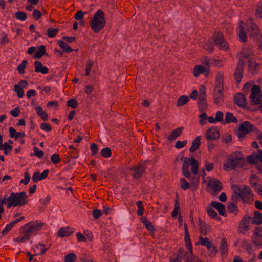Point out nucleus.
<instances>
[{
	"mask_svg": "<svg viewBox=\"0 0 262 262\" xmlns=\"http://www.w3.org/2000/svg\"><path fill=\"white\" fill-rule=\"evenodd\" d=\"M33 150L34 151V155L36 156L39 158H41L43 157L44 155V152L42 150H40L37 147H34L33 148Z\"/></svg>",
	"mask_w": 262,
	"mask_h": 262,
	"instance_id": "052dcab7",
	"label": "nucleus"
},
{
	"mask_svg": "<svg viewBox=\"0 0 262 262\" xmlns=\"http://www.w3.org/2000/svg\"><path fill=\"white\" fill-rule=\"evenodd\" d=\"M100 154L102 156L107 158L111 156L112 150L109 147H105L101 150Z\"/></svg>",
	"mask_w": 262,
	"mask_h": 262,
	"instance_id": "c03bdc74",
	"label": "nucleus"
},
{
	"mask_svg": "<svg viewBox=\"0 0 262 262\" xmlns=\"http://www.w3.org/2000/svg\"><path fill=\"white\" fill-rule=\"evenodd\" d=\"M14 90L17 93L18 97L22 98L24 96V91L23 88L19 85H15Z\"/></svg>",
	"mask_w": 262,
	"mask_h": 262,
	"instance_id": "37998d69",
	"label": "nucleus"
},
{
	"mask_svg": "<svg viewBox=\"0 0 262 262\" xmlns=\"http://www.w3.org/2000/svg\"><path fill=\"white\" fill-rule=\"evenodd\" d=\"M181 182L182 183L181 188L184 190H186L190 187V185L184 178H181Z\"/></svg>",
	"mask_w": 262,
	"mask_h": 262,
	"instance_id": "5fc2aeb1",
	"label": "nucleus"
},
{
	"mask_svg": "<svg viewBox=\"0 0 262 262\" xmlns=\"http://www.w3.org/2000/svg\"><path fill=\"white\" fill-rule=\"evenodd\" d=\"M257 160L262 162V150H258L255 155L248 156L247 161L250 164H256Z\"/></svg>",
	"mask_w": 262,
	"mask_h": 262,
	"instance_id": "aec40b11",
	"label": "nucleus"
},
{
	"mask_svg": "<svg viewBox=\"0 0 262 262\" xmlns=\"http://www.w3.org/2000/svg\"><path fill=\"white\" fill-rule=\"evenodd\" d=\"M43 225V223L30 222L21 227V232L27 233L31 235L33 232L40 230Z\"/></svg>",
	"mask_w": 262,
	"mask_h": 262,
	"instance_id": "423d86ee",
	"label": "nucleus"
},
{
	"mask_svg": "<svg viewBox=\"0 0 262 262\" xmlns=\"http://www.w3.org/2000/svg\"><path fill=\"white\" fill-rule=\"evenodd\" d=\"M207 212L208 215L211 218H215L217 216V213L216 211L212 208V207L211 205L210 206H207Z\"/></svg>",
	"mask_w": 262,
	"mask_h": 262,
	"instance_id": "a18cd8bd",
	"label": "nucleus"
},
{
	"mask_svg": "<svg viewBox=\"0 0 262 262\" xmlns=\"http://www.w3.org/2000/svg\"><path fill=\"white\" fill-rule=\"evenodd\" d=\"M204 48L210 52H211L213 50V44L211 42H207L204 45Z\"/></svg>",
	"mask_w": 262,
	"mask_h": 262,
	"instance_id": "774afa93",
	"label": "nucleus"
},
{
	"mask_svg": "<svg viewBox=\"0 0 262 262\" xmlns=\"http://www.w3.org/2000/svg\"><path fill=\"white\" fill-rule=\"evenodd\" d=\"M223 113L221 111H217L216 113L215 120L216 121L221 122L223 120Z\"/></svg>",
	"mask_w": 262,
	"mask_h": 262,
	"instance_id": "0e129e2a",
	"label": "nucleus"
},
{
	"mask_svg": "<svg viewBox=\"0 0 262 262\" xmlns=\"http://www.w3.org/2000/svg\"><path fill=\"white\" fill-rule=\"evenodd\" d=\"M252 223L253 224H262V214L258 211H255L254 217L252 220Z\"/></svg>",
	"mask_w": 262,
	"mask_h": 262,
	"instance_id": "7c9ffc66",
	"label": "nucleus"
},
{
	"mask_svg": "<svg viewBox=\"0 0 262 262\" xmlns=\"http://www.w3.org/2000/svg\"><path fill=\"white\" fill-rule=\"evenodd\" d=\"M244 23L243 21H241L239 26V38L240 40L242 42H245L246 41V33L244 31Z\"/></svg>",
	"mask_w": 262,
	"mask_h": 262,
	"instance_id": "2f4dec72",
	"label": "nucleus"
},
{
	"mask_svg": "<svg viewBox=\"0 0 262 262\" xmlns=\"http://www.w3.org/2000/svg\"><path fill=\"white\" fill-rule=\"evenodd\" d=\"M200 111L203 112L207 108L208 104L206 102H198Z\"/></svg>",
	"mask_w": 262,
	"mask_h": 262,
	"instance_id": "bf43d9fd",
	"label": "nucleus"
},
{
	"mask_svg": "<svg viewBox=\"0 0 262 262\" xmlns=\"http://www.w3.org/2000/svg\"><path fill=\"white\" fill-rule=\"evenodd\" d=\"M213 40L220 50L226 51L229 48V45L225 41L222 33L217 32L213 34Z\"/></svg>",
	"mask_w": 262,
	"mask_h": 262,
	"instance_id": "6e6552de",
	"label": "nucleus"
},
{
	"mask_svg": "<svg viewBox=\"0 0 262 262\" xmlns=\"http://www.w3.org/2000/svg\"><path fill=\"white\" fill-rule=\"evenodd\" d=\"M224 74L221 72L217 73L215 87H223Z\"/></svg>",
	"mask_w": 262,
	"mask_h": 262,
	"instance_id": "c9c22d12",
	"label": "nucleus"
},
{
	"mask_svg": "<svg viewBox=\"0 0 262 262\" xmlns=\"http://www.w3.org/2000/svg\"><path fill=\"white\" fill-rule=\"evenodd\" d=\"M232 187L234 192L231 197L232 200L237 202L238 199L241 198L244 203H250L253 198V194L249 187L243 186L242 187H239L238 185H234Z\"/></svg>",
	"mask_w": 262,
	"mask_h": 262,
	"instance_id": "f03ea898",
	"label": "nucleus"
},
{
	"mask_svg": "<svg viewBox=\"0 0 262 262\" xmlns=\"http://www.w3.org/2000/svg\"><path fill=\"white\" fill-rule=\"evenodd\" d=\"M24 177H25V179H22L20 182V183L24 184V185H27L28 184V183L30 181V176L28 172H25L24 173Z\"/></svg>",
	"mask_w": 262,
	"mask_h": 262,
	"instance_id": "4d7b16f0",
	"label": "nucleus"
},
{
	"mask_svg": "<svg viewBox=\"0 0 262 262\" xmlns=\"http://www.w3.org/2000/svg\"><path fill=\"white\" fill-rule=\"evenodd\" d=\"M51 161L54 164H57L60 162L61 159L59 155L55 153L52 155L51 157Z\"/></svg>",
	"mask_w": 262,
	"mask_h": 262,
	"instance_id": "8fccbe9b",
	"label": "nucleus"
},
{
	"mask_svg": "<svg viewBox=\"0 0 262 262\" xmlns=\"http://www.w3.org/2000/svg\"><path fill=\"white\" fill-rule=\"evenodd\" d=\"M211 227L209 225H207L205 222L200 220L199 221V230L200 233L204 235H206L208 232L210 230Z\"/></svg>",
	"mask_w": 262,
	"mask_h": 262,
	"instance_id": "393cba45",
	"label": "nucleus"
},
{
	"mask_svg": "<svg viewBox=\"0 0 262 262\" xmlns=\"http://www.w3.org/2000/svg\"><path fill=\"white\" fill-rule=\"evenodd\" d=\"M15 17L20 20L24 21L27 19L26 14L22 11H18L15 14Z\"/></svg>",
	"mask_w": 262,
	"mask_h": 262,
	"instance_id": "de8ad7c7",
	"label": "nucleus"
},
{
	"mask_svg": "<svg viewBox=\"0 0 262 262\" xmlns=\"http://www.w3.org/2000/svg\"><path fill=\"white\" fill-rule=\"evenodd\" d=\"M251 241L255 247H262V226L257 227L253 231Z\"/></svg>",
	"mask_w": 262,
	"mask_h": 262,
	"instance_id": "9d476101",
	"label": "nucleus"
},
{
	"mask_svg": "<svg viewBox=\"0 0 262 262\" xmlns=\"http://www.w3.org/2000/svg\"><path fill=\"white\" fill-rule=\"evenodd\" d=\"M13 147L11 145H9L8 143L5 142L4 144H1L0 150H4L5 155H7L12 150Z\"/></svg>",
	"mask_w": 262,
	"mask_h": 262,
	"instance_id": "ea45409f",
	"label": "nucleus"
},
{
	"mask_svg": "<svg viewBox=\"0 0 262 262\" xmlns=\"http://www.w3.org/2000/svg\"><path fill=\"white\" fill-rule=\"evenodd\" d=\"M90 149L92 151V155L93 156L96 155L98 151V147L97 145L95 143L91 144Z\"/></svg>",
	"mask_w": 262,
	"mask_h": 262,
	"instance_id": "680f3d73",
	"label": "nucleus"
},
{
	"mask_svg": "<svg viewBox=\"0 0 262 262\" xmlns=\"http://www.w3.org/2000/svg\"><path fill=\"white\" fill-rule=\"evenodd\" d=\"M41 12L38 10H34L32 13L33 18L36 20L39 19L41 17Z\"/></svg>",
	"mask_w": 262,
	"mask_h": 262,
	"instance_id": "13d9d810",
	"label": "nucleus"
},
{
	"mask_svg": "<svg viewBox=\"0 0 262 262\" xmlns=\"http://www.w3.org/2000/svg\"><path fill=\"white\" fill-rule=\"evenodd\" d=\"M58 43L61 48H62L63 51L65 52L70 53L73 50L72 48H71L69 45H67L66 42L63 41L59 40L58 41Z\"/></svg>",
	"mask_w": 262,
	"mask_h": 262,
	"instance_id": "4c0bfd02",
	"label": "nucleus"
},
{
	"mask_svg": "<svg viewBox=\"0 0 262 262\" xmlns=\"http://www.w3.org/2000/svg\"><path fill=\"white\" fill-rule=\"evenodd\" d=\"M247 30L249 37L254 39H258L260 36V31L257 26L254 23L252 19L249 18L247 22Z\"/></svg>",
	"mask_w": 262,
	"mask_h": 262,
	"instance_id": "0eeeda50",
	"label": "nucleus"
},
{
	"mask_svg": "<svg viewBox=\"0 0 262 262\" xmlns=\"http://www.w3.org/2000/svg\"><path fill=\"white\" fill-rule=\"evenodd\" d=\"M205 136L207 140H215L220 138V133L216 128L212 127L206 130Z\"/></svg>",
	"mask_w": 262,
	"mask_h": 262,
	"instance_id": "ddd939ff",
	"label": "nucleus"
},
{
	"mask_svg": "<svg viewBox=\"0 0 262 262\" xmlns=\"http://www.w3.org/2000/svg\"><path fill=\"white\" fill-rule=\"evenodd\" d=\"M225 122L226 123H230L234 122L237 123L238 121L237 118L234 117L232 113L227 112L225 115Z\"/></svg>",
	"mask_w": 262,
	"mask_h": 262,
	"instance_id": "f704fd0d",
	"label": "nucleus"
},
{
	"mask_svg": "<svg viewBox=\"0 0 262 262\" xmlns=\"http://www.w3.org/2000/svg\"><path fill=\"white\" fill-rule=\"evenodd\" d=\"M134 172L133 174L134 178L138 179L141 177L144 171V167L142 165H139L137 166H134L131 168Z\"/></svg>",
	"mask_w": 262,
	"mask_h": 262,
	"instance_id": "5701e85b",
	"label": "nucleus"
},
{
	"mask_svg": "<svg viewBox=\"0 0 262 262\" xmlns=\"http://www.w3.org/2000/svg\"><path fill=\"white\" fill-rule=\"evenodd\" d=\"M27 64V61L24 60L22 61L21 63L18 65L17 67V70L19 71L20 74L24 73L25 68Z\"/></svg>",
	"mask_w": 262,
	"mask_h": 262,
	"instance_id": "09e8293b",
	"label": "nucleus"
},
{
	"mask_svg": "<svg viewBox=\"0 0 262 262\" xmlns=\"http://www.w3.org/2000/svg\"><path fill=\"white\" fill-rule=\"evenodd\" d=\"M35 109L36 110L37 114L40 117V118L43 120V121H47L48 119V116L47 113L44 111L42 108L38 106L35 107Z\"/></svg>",
	"mask_w": 262,
	"mask_h": 262,
	"instance_id": "473e14b6",
	"label": "nucleus"
},
{
	"mask_svg": "<svg viewBox=\"0 0 262 262\" xmlns=\"http://www.w3.org/2000/svg\"><path fill=\"white\" fill-rule=\"evenodd\" d=\"M184 229H185V241L186 246L188 250L190 251V254L191 256L192 255V246L191 244V241L190 239V236L189 235V233L188 231V226L186 223H185L184 225Z\"/></svg>",
	"mask_w": 262,
	"mask_h": 262,
	"instance_id": "a211bd4d",
	"label": "nucleus"
},
{
	"mask_svg": "<svg viewBox=\"0 0 262 262\" xmlns=\"http://www.w3.org/2000/svg\"><path fill=\"white\" fill-rule=\"evenodd\" d=\"M84 13L82 11H78L75 16L74 18L76 20H81L83 17Z\"/></svg>",
	"mask_w": 262,
	"mask_h": 262,
	"instance_id": "69168bd1",
	"label": "nucleus"
},
{
	"mask_svg": "<svg viewBox=\"0 0 262 262\" xmlns=\"http://www.w3.org/2000/svg\"><path fill=\"white\" fill-rule=\"evenodd\" d=\"M180 160L181 161H183L182 170L184 176L187 178H189L190 177L191 173L189 170L190 165L192 166V173L195 175L198 174L199 170V163L198 161L194 157L189 158L188 157H182L180 158Z\"/></svg>",
	"mask_w": 262,
	"mask_h": 262,
	"instance_id": "20e7f679",
	"label": "nucleus"
},
{
	"mask_svg": "<svg viewBox=\"0 0 262 262\" xmlns=\"http://www.w3.org/2000/svg\"><path fill=\"white\" fill-rule=\"evenodd\" d=\"M237 202H235L231 200V202L228 203L227 206L228 211L230 213H233L237 215L238 212V208L236 205Z\"/></svg>",
	"mask_w": 262,
	"mask_h": 262,
	"instance_id": "bb28decb",
	"label": "nucleus"
},
{
	"mask_svg": "<svg viewBox=\"0 0 262 262\" xmlns=\"http://www.w3.org/2000/svg\"><path fill=\"white\" fill-rule=\"evenodd\" d=\"M47 35L50 38H53L56 36L57 33L59 31V30L57 28L52 29V28H49L47 29Z\"/></svg>",
	"mask_w": 262,
	"mask_h": 262,
	"instance_id": "a19ab883",
	"label": "nucleus"
},
{
	"mask_svg": "<svg viewBox=\"0 0 262 262\" xmlns=\"http://www.w3.org/2000/svg\"><path fill=\"white\" fill-rule=\"evenodd\" d=\"M40 128L45 131L50 132L52 130L51 126L50 124L47 123H42L40 125Z\"/></svg>",
	"mask_w": 262,
	"mask_h": 262,
	"instance_id": "603ef678",
	"label": "nucleus"
},
{
	"mask_svg": "<svg viewBox=\"0 0 262 262\" xmlns=\"http://www.w3.org/2000/svg\"><path fill=\"white\" fill-rule=\"evenodd\" d=\"M245 159L241 152H235L228 157L224 164V169L226 171L234 169L243 166Z\"/></svg>",
	"mask_w": 262,
	"mask_h": 262,
	"instance_id": "7ed1b4c3",
	"label": "nucleus"
},
{
	"mask_svg": "<svg viewBox=\"0 0 262 262\" xmlns=\"http://www.w3.org/2000/svg\"><path fill=\"white\" fill-rule=\"evenodd\" d=\"M184 129V128L182 126L173 130L168 137V140L170 141L176 140L181 135Z\"/></svg>",
	"mask_w": 262,
	"mask_h": 262,
	"instance_id": "412c9836",
	"label": "nucleus"
},
{
	"mask_svg": "<svg viewBox=\"0 0 262 262\" xmlns=\"http://www.w3.org/2000/svg\"><path fill=\"white\" fill-rule=\"evenodd\" d=\"M34 65L35 67V72H40L43 74H46L49 72L48 68L46 66H43L40 61H35Z\"/></svg>",
	"mask_w": 262,
	"mask_h": 262,
	"instance_id": "4be33fe9",
	"label": "nucleus"
},
{
	"mask_svg": "<svg viewBox=\"0 0 262 262\" xmlns=\"http://www.w3.org/2000/svg\"><path fill=\"white\" fill-rule=\"evenodd\" d=\"M46 47L44 45L40 46L38 50L35 52L33 58L34 59H40L46 54Z\"/></svg>",
	"mask_w": 262,
	"mask_h": 262,
	"instance_id": "c756f323",
	"label": "nucleus"
},
{
	"mask_svg": "<svg viewBox=\"0 0 262 262\" xmlns=\"http://www.w3.org/2000/svg\"><path fill=\"white\" fill-rule=\"evenodd\" d=\"M205 72H206L207 75L209 73V71L203 66H196L193 69V75L195 77H198L201 73H204Z\"/></svg>",
	"mask_w": 262,
	"mask_h": 262,
	"instance_id": "a878e982",
	"label": "nucleus"
},
{
	"mask_svg": "<svg viewBox=\"0 0 262 262\" xmlns=\"http://www.w3.org/2000/svg\"><path fill=\"white\" fill-rule=\"evenodd\" d=\"M254 127L250 122L244 121L240 125L238 129L237 135L239 139L244 137V135L248 134L252 130V127Z\"/></svg>",
	"mask_w": 262,
	"mask_h": 262,
	"instance_id": "9b49d317",
	"label": "nucleus"
},
{
	"mask_svg": "<svg viewBox=\"0 0 262 262\" xmlns=\"http://www.w3.org/2000/svg\"><path fill=\"white\" fill-rule=\"evenodd\" d=\"M201 136H199L196 137L192 143L191 146L189 148L190 152H193L199 148L201 144Z\"/></svg>",
	"mask_w": 262,
	"mask_h": 262,
	"instance_id": "cd10ccee",
	"label": "nucleus"
},
{
	"mask_svg": "<svg viewBox=\"0 0 262 262\" xmlns=\"http://www.w3.org/2000/svg\"><path fill=\"white\" fill-rule=\"evenodd\" d=\"M208 250L209 251V256L211 257H215L217 253V249L213 245L211 246L210 249H208Z\"/></svg>",
	"mask_w": 262,
	"mask_h": 262,
	"instance_id": "3c124183",
	"label": "nucleus"
},
{
	"mask_svg": "<svg viewBox=\"0 0 262 262\" xmlns=\"http://www.w3.org/2000/svg\"><path fill=\"white\" fill-rule=\"evenodd\" d=\"M234 103L242 108H245L247 100L244 94L241 93L236 94L234 97Z\"/></svg>",
	"mask_w": 262,
	"mask_h": 262,
	"instance_id": "f3484780",
	"label": "nucleus"
},
{
	"mask_svg": "<svg viewBox=\"0 0 262 262\" xmlns=\"http://www.w3.org/2000/svg\"><path fill=\"white\" fill-rule=\"evenodd\" d=\"M199 240L200 243L202 245L206 246L207 249H210L211 248V246L213 245L211 242L207 237L203 238L202 236H200Z\"/></svg>",
	"mask_w": 262,
	"mask_h": 262,
	"instance_id": "72a5a7b5",
	"label": "nucleus"
},
{
	"mask_svg": "<svg viewBox=\"0 0 262 262\" xmlns=\"http://www.w3.org/2000/svg\"><path fill=\"white\" fill-rule=\"evenodd\" d=\"M138 210L137 211V214L139 216H142L143 214L144 207L142 202L141 201H138L136 203Z\"/></svg>",
	"mask_w": 262,
	"mask_h": 262,
	"instance_id": "49530a36",
	"label": "nucleus"
},
{
	"mask_svg": "<svg viewBox=\"0 0 262 262\" xmlns=\"http://www.w3.org/2000/svg\"><path fill=\"white\" fill-rule=\"evenodd\" d=\"M73 233V231L70 230V228L69 227L66 228H62L60 229L58 231V236L61 237H68L71 235L72 233Z\"/></svg>",
	"mask_w": 262,
	"mask_h": 262,
	"instance_id": "c85d7f7f",
	"label": "nucleus"
},
{
	"mask_svg": "<svg viewBox=\"0 0 262 262\" xmlns=\"http://www.w3.org/2000/svg\"><path fill=\"white\" fill-rule=\"evenodd\" d=\"M24 219V217H21L19 219H16L11 222L10 224H7L6 227L3 230L2 232L3 236H4L6 234H7L11 230V229L13 228L15 224L18 223V222L23 220Z\"/></svg>",
	"mask_w": 262,
	"mask_h": 262,
	"instance_id": "b1692460",
	"label": "nucleus"
},
{
	"mask_svg": "<svg viewBox=\"0 0 262 262\" xmlns=\"http://www.w3.org/2000/svg\"><path fill=\"white\" fill-rule=\"evenodd\" d=\"M261 88L256 85H253L251 88L250 98L252 100L254 105H258L261 102Z\"/></svg>",
	"mask_w": 262,
	"mask_h": 262,
	"instance_id": "1a4fd4ad",
	"label": "nucleus"
},
{
	"mask_svg": "<svg viewBox=\"0 0 262 262\" xmlns=\"http://www.w3.org/2000/svg\"><path fill=\"white\" fill-rule=\"evenodd\" d=\"M223 89V87H214V101L216 104H219L224 101Z\"/></svg>",
	"mask_w": 262,
	"mask_h": 262,
	"instance_id": "4468645a",
	"label": "nucleus"
},
{
	"mask_svg": "<svg viewBox=\"0 0 262 262\" xmlns=\"http://www.w3.org/2000/svg\"><path fill=\"white\" fill-rule=\"evenodd\" d=\"M23 234H25V236L22 237H18L17 238L15 241L18 242H24L26 240H28L30 239V235L27 233H23Z\"/></svg>",
	"mask_w": 262,
	"mask_h": 262,
	"instance_id": "e2e57ef3",
	"label": "nucleus"
},
{
	"mask_svg": "<svg viewBox=\"0 0 262 262\" xmlns=\"http://www.w3.org/2000/svg\"><path fill=\"white\" fill-rule=\"evenodd\" d=\"M251 217L249 216L245 215L241 221V225L242 228H238L239 232L244 234L246 231L249 230V224L250 222Z\"/></svg>",
	"mask_w": 262,
	"mask_h": 262,
	"instance_id": "2eb2a0df",
	"label": "nucleus"
},
{
	"mask_svg": "<svg viewBox=\"0 0 262 262\" xmlns=\"http://www.w3.org/2000/svg\"><path fill=\"white\" fill-rule=\"evenodd\" d=\"M105 24V14L102 10L99 9L91 20V27L94 32L98 33L104 27Z\"/></svg>",
	"mask_w": 262,
	"mask_h": 262,
	"instance_id": "39448f33",
	"label": "nucleus"
},
{
	"mask_svg": "<svg viewBox=\"0 0 262 262\" xmlns=\"http://www.w3.org/2000/svg\"><path fill=\"white\" fill-rule=\"evenodd\" d=\"M245 63L243 60L239 59L235 68L233 76L236 82L238 84L243 77V67Z\"/></svg>",
	"mask_w": 262,
	"mask_h": 262,
	"instance_id": "f8f14e48",
	"label": "nucleus"
},
{
	"mask_svg": "<svg viewBox=\"0 0 262 262\" xmlns=\"http://www.w3.org/2000/svg\"><path fill=\"white\" fill-rule=\"evenodd\" d=\"M208 185L215 192H220L223 188L221 182L215 179L209 181L208 182Z\"/></svg>",
	"mask_w": 262,
	"mask_h": 262,
	"instance_id": "dca6fc26",
	"label": "nucleus"
},
{
	"mask_svg": "<svg viewBox=\"0 0 262 262\" xmlns=\"http://www.w3.org/2000/svg\"><path fill=\"white\" fill-rule=\"evenodd\" d=\"M77 256L74 253H70L64 257V262H74L76 259Z\"/></svg>",
	"mask_w": 262,
	"mask_h": 262,
	"instance_id": "79ce46f5",
	"label": "nucleus"
},
{
	"mask_svg": "<svg viewBox=\"0 0 262 262\" xmlns=\"http://www.w3.org/2000/svg\"><path fill=\"white\" fill-rule=\"evenodd\" d=\"M187 143V141L186 140L183 141H178L175 144V147L177 149H181L185 146Z\"/></svg>",
	"mask_w": 262,
	"mask_h": 262,
	"instance_id": "6e6d98bb",
	"label": "nucleus"
},
{
	"mask_svg": "<svg viewBox=\"0 0 262 262\" xmlns=\"http://www.w3.org/2000/svg\"><path fill=\"white\" fill-rule=\"evenodd\" d=\"M102 215L101 211L99 209H95L93 211V216L94 219H97Z\"/></svg>",
	"mask_w": 262,
	"mask_h": 262,
	"instance_id": "338daca9",
	"label": "nucleus"
},
{
	"mask_svg": "<svg viewBox=\"0 0 262 262\" xmlns=\"http://www.w3.org/2000/svg\"><path fill=\"white\" fill-rule=\"evenodd\" d=\"M28 196L25 192L20 193L12 192L9 197L5 195L4 197H0V205L7 204V208L12 207H21L27 204Z\"/></svg>",
	"mask_w": 262,
	"mask_h": 262,
	"instance_id": "f257e3e1",
	"label": "nucleus"
},
{
	"mask_svg": "<svg viewBox=\"0 0 262 262\" xmlns=\"http://www.w3.org/2000/svg\"><path fill=\"white\" fill-rule=\"evenodd\" d=\"M220 250L221 256L224 257L228 251V246L225 238L222 239Z\"/></svg>",
	"mask_w": 262,
	"mask_h": 262,
	"instance_id": "58836bf2",
	"label": "nucleus"
},
{
	"mask_svg": "<svg viewBox=\"0 0 262 262\" xmlns=\"http://www.w3.org/2000/svg\"><path fill=\"white\" fill-rule=\"evenodd\" d=\"M210 205L212 207L217 209L220 215L223 216H226V214L225 213V206L223 204L220 202L212 201Z\"/></svg>",
	"mask_w": 262,
	"mask_h": 262,
	"instance_id": "6ab92c4d",
	"label": "nucleus"
},
{
	"mask_svg": "<svg viewBox=\"0 0 262 262\" xmlns=\"http://www.w3.org/2000/svg\"><path fill=\"white\" fill-rule=\"evenodd\" d=\"M189 98L187 96L182 95L179 97L177 102V106H182L186 104L189 101Z\"/></svg>",
	"mask_w": 262,
	"mask_h": 262,
	"instance_id": "e433bc0d",
	"label": "nucleus"
},
{
	"mask_svg": "<svg viewBox=\"0 0 262 262\" xmlns=\"http://www.w3.org/2000/svg\"><path fill=\"white\" fill-rule=\"evenodd\" d=\"M67 105L72 108H76L78 106V103L75 100L72 99L67 101Z\"/></svg>",
	"mask_w": 262,
	"mask_h": 262,
	"instance_id": "864d4df0",
	"label": "nucleus"
}]
</instances>
